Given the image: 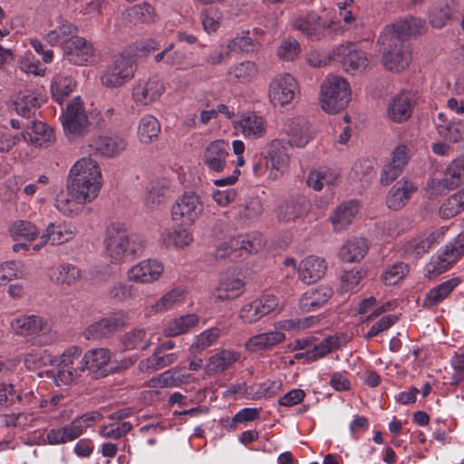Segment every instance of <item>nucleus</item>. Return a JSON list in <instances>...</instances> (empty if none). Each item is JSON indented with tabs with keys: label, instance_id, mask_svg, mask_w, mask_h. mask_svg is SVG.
Listing matches in <instances>:
<instances>
[{
	"label": "nucleus",
	"instance_id": "f257e3e1",
	"mask_svg": "<svg viewBox=\"0 0 464 464\" xmlns=\"http://www.w3.org/2000/svg\"><path fill=\"white\" fill-rule=\"evenodd\" d=\"M336 5L339 10V18L334 17L328 23H321L319 15L315 13H309L298 17L295 22V27L313 41L349 29L355 22L353 0L343 2L337 0Z\"/></svg>",
	"mask_w": 464,
	"mask_h": 464
},
{
	"label": "nucleus",
	"instance_id": "f03ea898",
	"mask_svg": "<svg viewBox=\"0 0 464 464\" xmlns=\"http://www.w3.org/2000/svg\"><path fill=\"white\" fill-rule=\"evenodd\" d=\"M67 182L72 184V189L83 197L95 199L102 187L103 178L99 163L92 157H82L70 169Z\"/></svg>",
	"mask_w": 464,
	"mask_h": 464
},
{
	"label": "nucleus",
	"instance_id": "7ed1b4c3",
	"mask_svg": "<svg viewBox=\"0 0 464 464\" xmlns=\"http://www.w3.org/2000/svg\"><path fill=\"white\" fill-rule=\"evenodd\" d=\"M103 243L108 256L114 261L140 256L145 247L143 239L130 234L121 223H111L106 227Z\"/></svg>",
	"mask_w": 464,
	"mask_h": 464
},
{
	"label": "nucleus",
	"instance_id": "20e7f679",
	"mask_svg": "<svg viewBox=\"0 0 464 464\" xmlns=\"http://www.w3.org/2000/svg\"><path fill=\"white\" fill-rule=\"evenodd\" d=\"M351 100V89L346 79L337 76H327L321 84L319 102L322 110L334 114L344 109Z\"/></svg>",
	"mask_w": 464,
	"mask_h": 464
},
{
	"label": "nucleus",
	"instance_id": "39448f33",
	"mask_svg": "<svg viewBox=\"0 0 464 464\" xmlns=\"http://www.w3.org/2000/svg\"><path fill=\"white\" fill-rule=\"evenodd\" d=\"M395 36L392 30L384 29L380 35L379 42L382 45V62L383 66L389 71L400 72L410 64L411 52L406 42Z\"/></svg>",
	"mask_w": 464,
	"mask_h": 464
},
{
	"label": "nucleus",
	"instance_id": "423d86ee",
	"mask_svg": "<svg viewBox=\"0 0 464 464\" xmlns=\"http://www.w3.org/2000/svg\"><path fill=\"white\" fill-rule=\"evenodd\" d=\"M464 255V232L448 243L443 249L433 255L425 265L424 275L429 279H434L446 272Z\"/></svg>",
	"mask_w": 464,
	"mask_h": 464
},
{
	"label": "nucleus",
	"instance_id": "0eeeda50",
	"mask_svg": "<svg viewBox=\"0 0 464 464\" xmlns=\"http://www.w3.org/2000/svg\"><path fill=\"white\" fill-rule=\"evenodd\" d=\"M137 69L135 55L123 52L115 55L102 71L101 82L107 88H117L134 77Z\"/></svg>",
	"mask_w": 464,
	"mask_h": 464
},
{
	"label": "nucleus",
	"instance_id": "6e6552de",
	"mask_svg": "<svg viewBox=\"0 0 464 464\" xmlns=\"http://www.w3.org/2000/svg\"><path fill=\"white\" fill-rule=\"evenodd\" d=\"M60 119L64 134L71 140L82 136L89 126V118L79 96L68 102Z\"/></svg>",
	"mask_w": 464,
	"mask_h": 464
},
{
	"label": "nucleus",
	"instance_id": "1a4fd4ad",
	"mask_svg": "<svg viewBox=\"0 0 464 464\" xmlns=\"http://www.w3.org/2000/svg\"><path fill=\"white\" fill-rule=\"evenodd\" d=\"M87 372L82 358V349L78 346L67 348L61 355L57 364L55 381L69 385L78 382Z\"/></svg>",
	"mask_w": 464,
	"mask_h": 464
},
{
	"label": "nucleus",
	"instance_id": "9d476101",
	"mask_svg": "<svg viewBox=\"0 0 464 464\" xmlns=\"http://www.w3.org/2000/svg\"><path fill=\"white\" fill-rule=\"evenodd\" d=\"M203 212V203L195 192H185L179 196L171 208V218L181 226H191Z\"/></svg>",
	"mask_w": 464,
	"mask_h": 464
},
{
	"label": "nucleus",
	"instance_id": "9b49d317",
	"mask_svg": "<svg viewBox=\"0 0 464 464\" xmlns=\"http://www.w3.org/2000/svg\"><path fill=\"white\" fill-rule=\"evenodd\" d=\"M334 55L345 72L354 74L365 71L371 66L372 56L363 50L358 49L353 44L339 46Z\"/></svg>",
	"mask_w": 464,
	"mask_h": 464
},
{
	"label": "nucleus",
	"instance_id": "f8f14e48",
	"mask_svg": "<svg viewBox=\"0 0 464 464\" xmlns=\"http://www.w3.org/2000/svg\"><path fill=\"white\" fill-rule=\"evenodd\" d=\"M341 345L342 341L338 336H328L318 343H313L308 340H296L295 348L304 351L295 353L294 358L307 362L316 361Z\"/></svg>",
	"mask_w": 464,
	"mask_h": 464
},
{
	"label": "nucleus",
	"instance_id": "ddd939ff",
	"mask_svg": "<svg viewBox=\"0 0 464 464\" xmlns=\"http://www.w3.org/2000/svg\"><path fill=\"white\" fill-rule=\"evenodd\" d=\"M65 59L72 64L82 66L94 60L92 44L83 37H71L63 47Z\"/></svg>",
	"mask_w": 464,
	"mask_h": 464
},
{
	"label": "nucleus",
	"instance_id": "4468645a",
	"mask_svg": "<svg viewBox=\"0 0 464 464\" xmlns=\"http://www.w3.org/2000/svg\"><path fill=\"white\" fill-rule=\"evenodd\" d=\"M415 102V92L408 91L401 92L389 101L387 105V117L396 123L406 121L412 114Z\"/></svg>",
	"mask_w": 464,
	"mask_h": 464
},
{
	"label": "nucleus",
	"instance_id": "2eb2a0df",
	"mask_svg": "<svg viewBox=\"0 0 464 464\" xmlns=\"http://www.w3.org/2000/svg\"><path fill=\"white\" fill-rule=\"evenodd\" d=\"M447 230L448 228L446 227H440L412 238L405 244L404 253L411 257L423 256L442 241Z\"/></svg>",
	"mask_w": 464,
	"mask_h": 464
},
{
	"label": "nucleus",
	"instance_id": "dca6fc26",
	"mask_svg": "<svg viewBox=\"0 0 464 464\" xmlns=\"http://www.w3.org/2000/svg\"><path fill=\"white\" fill-rule=\"evenodd\" d=\"M127 321L128 315L125 312L112 313L100 321L92 324L85 330V337L89 340L107 337L124 326Z\"/></svg>",
	"mask_w": 464,
	"mask_h": 464
},
{
	"label": "nucleus",
	"instance_id": "f3484780",
	"mask_svg": "<svg viewBox=\"0 0 464 464\" xmlns=\"http://www.w3.org/2000/svg\"><path fill=\"white\" fill-rule=\"evenodd\" d=\"M112 353L106 348H92L86 351L82 357L87 373L93 379L107 376L110 372L108 366Z\"/></svg>",
	"mask_w": 464,
	"mask_h": 464
},
{
	"label": "nucleus",
	"instance_id": "a211bd4d",
	"mask_svg": "<svg viewBox=\"0 0 464 464\" xmlns=\"http://www.w3.org/2000/svg\"><path fill=\"white\" fill-rule=\"evenodd\" d=\"M164 266L157 259H144L131 266L128 271L130 281L137 284H152L163 274Z\"/></svg>",
	"mask_w": 464,
	"mask_h": 464
},
{
	"label": "nucleus",
	"instance_id": "6ab92c4d",
	"mask_svg": "<svg viewBox=\"0 0 464 464\" xmlns=\"http://www.w3.org/2000/svg\"><path fill=\"white\" fill-rule=\"evenodd\" d=\"M289 329L290 321L285 320L278 322L276 324V331L258 334L252 336L246 342L245 348L250 353L269 349L285 340V334L282 332V330Z\"/></svg>",
	"mask_w": 464,
	"mask_h": 464
},
{
	"label": "nucleus",
	"instance_id": "aec40b11",
	"mask_svg": "<svg viewBox=\"0 0 464 464\" xmlns=\"http://www.w3.org/2000/svg\"><path fill=\"white\" fill-rule=\"evenodd\" d=\"M230 147L224 140L208 143L204 150L202 160L210 171L222 172L227 167Z\"/></svg>",
	"mask_w": 464,
	"mask_h": 464
},
{
	"label": "nucleus",
	"instance_id": "412c9836",
	"mask_svg": "<svg viewBox=\"0 0 464 464\" xmlns=\"http://www.w3.org/2000/svg\"><path fill=\"white\" fill-rule=\"evenodd\" d=\"M165 92V85L158 76L139 81L133 87L132 97L136 103L148 105L159 100Z\"/></svg>",
	"mask_w": 464,
	"mask_h": 464
},
{
	"label": "nucleus",
	"instance_id": "4be33fe9",
	"mask_svg": "<svg viewBox=\"0 0 464 464\" xmlns=\"http://www.w3.org/2000/svg\"><path fill=\"white\" fill-rule=\"evenodd\" d=\"M233 127L236 130L240 131L246 139L256 140L266 135L267 122L256 112H246L238 120L233 121Z\"/></svg>",
	"mask_w": 464,
	"mask_h": 464
},
{
	"label": "nucleus",
	"instance_id": "5701e85b",
	"mask_svg": "<svg viewBox=\"0 0 464 464\" xmlns=\"http://www.w3.org/2000/svg\"><path fill=\"white\" fill-rule=\"evenodd\" d=\"M13 330L20 335L31 336L39 333L46 334L51 331V324L44 318L30 314L14 318L11 322Z\"/></svg>",
	"mask_w": 464,
	"mask_h": 464
},
{
	"label": "nucleus",
	"instance_id": "b1692460",
	"mask_svg": "<svg viewBox=\"0 0 464 464\" xmlns=\"http://www.w3.org/2000/svg\"><path fill=\"white\" fill-rule=\"evenodd\" d=\"M334 292L327 285H319L305 291L298 300L297 307L303 313L318 310L332 297Z\"/></svg>",
	"mask_w": 464,
	"mask_h": 464
},
{
	"label": "nucleus",
	"instance_id": "393cba45",
	"mask_svg": "<svg viewBox=\"0 0 464 464\" xmlns=\"http://www.w3.org/2000/svg\"><path fill=\"white\" fill-rule=\"evenodd\" d=\"M409 160V149L399 145L392 152L390 161L383 167L381 183L389 185L401 175Z\"/></svg>",
	"mask_w": 464,
	"mask_h": 464
},
{
	"label": "nucleus",
	"instance_id": "a878e982",
	"mask_svg": "<svg viewBox=\"0 0 464 464\" xmlns=\"http://www.w3.org/2000/svg\"><path fill=\"white\" fill-rule=\"evenodd\" d=\"M327 264L324 258L310 256L304 258L297 267L298 278L304 284L320 280L326 273Z\"/></svg>",
	"mask_w": 464,
	"mask_h": 464
},
{
	"label": "nucleus",
	"instance_id": "bb28decb",
	"mask_svg": "<svg viewBox=\"0 0 464 464\" xmlns=\"http://www.w3.org/2000/svg\"><path fill=\"white\" fill-rule=\"evenodd\" d=\"M75 189H72V184L67 182L66 193L58 195L55 207L64 216L73 217L79 214L81 207L93 201L89 197L77 195ZM83 195H85L83 193Z\"/></svg>",
	"mask_w": 464,
	"mask_h": 464
},
{
	"label": "nucleus",
	"instance_id": "cd10ccee",
	"mask_svg": "<svg viewBox=\"0 0 464 464\" xmlns=\"http://www.w3.org/2000/svg\"><path fill=\"white\" fill-rule=\"evenodd\" d=\"M243 287V281L234 273H225L220 276L218 285L212 295L219 301L235 299L242 295Z\"/></svg>",
	"mask_w": 464,
	"mask_h": 464
},
{
	"label": "nucleus",
	"instance_id": "c85d7f7f",
	"mask_svg": "<svg viewBox=\"0 0 464 464\" xmlns=\"http://www.w3.org/2000/svg\"><path fill=\"white\" fill-rule=\"evenodd\" d=\"M269 100L274 107L283 109L290 102V75L279 73L269 84Z\"/></svg>",
	"mask_w": 464,
	"mask_h": 464
},
{
	"label": "nucleus",
	"instance_id": "c756f323",
	"mask_svg": "<svg viewBox=\"0 0 464 464\" xmlns=\"http://www.w3.org/2000/svg\"><path fill=\"white\" fill-rule=\"evenodd\" d=\"M417 190V186L407 179L397 181L389 190L386 197V205L389 208L399 210L409 201L411 195Z\"/></svg>",
	"mask_w": 464,
	"mask_h": 464
},
{
	"label": "nucleus",
	"instance_id": "7c9ffc66",
	"mask_svg": "<svg viewBox=\"0 0 464 464\" xmlns=\"http://www.w3.org/2000/svg\"><path fill=\"white\" fill-rule=\"evenodd\" d=\"M289 145L290 141L280 140H275L269 145L268 155L272 168L270 177L273 179H277L287 169Z\"/></svg>",
	"mask_w": 464,
	"mask_h": 464
},
{
	"label": "nucleus",
	"instance_id": "2f4dec72",
	"mask_svg": "<svg viewBox=\"0 0 464 464\" xmlns=\"http://www.w3.org/2000/svg\"><path fill=\"white\" fill-rule=\"evenodd\" d=\"M360 207L356 200H348L340 204L330 218L335 232L348 228L359 212Z\"/></svg>",
	"mask_w": 464,
	"mask_h": 464
},
{
	"label": "nucleus",
	"instance_id": "473e14b6",
	"mask_svg": "<svg viewBox=\"0 0 464 464\" xmlns=\"http://www.w3.org/2000/svg\"><path fill=\"white\" fill-rule=\"evenodd\" d=\"M263 211L261 198L258 197L249 198L235 208L234 218L239 225L248 227L262 215Z\"/></svg>",
	"mask_w": 464,
	"mask_h": 464
},
{
	"label": "nucleus",
	"instance_id": "72a5a7b5",
	"mask_svg": "<svg viewBox=\"0 0 464 464\" xmlns=\"http://www.w3.org/2000/svg\"><path fill=\"white\" fill-rule=\"evenodd\" d=\"M125 140L120 136H99L94 138L90 148L98 154L112 158L121 153L126 149Z\"/></svg>",
	"mask_w": 464,
	"mask_h": 464
},
{
	"label": "nucleus",
	"instance_id": "f704fd0d",
	"mask_svg": "<svg viewBox=\"0 0 464 464\" xmlns=\"http://www.w3.org/2000/svg\"><path fill=\"white\" fill-rule=\"evenodd\" d=\"M77 234V228L72 223L50 222L44 230V237L53 246L63 245L71 241Z\"/></svg>",
	"mask_w": 464,
	"mask_h": 464
},
{
	"label": "nucleus",
	"instance_id": "c9c22d12",
	"mask_svg": "<svg viewBox=\"0 0 464 464\" xmlns=\"http://www.w3.org/2000/svg\"><path fill=\"white\" fill-rule=\"evenodd\" d=\"M22 137L39 147L48 146L55 140L53 130L42 121H33L32 126L24 130Z\"/></svg>",
	"mask_w": 464,
	"mask_h": 464
},
{
	"label": "nucleus",
	"instance_id": "e433bc0d",
	"mask_svg": "<svg viewBox=\"0 0 464 464\" xmlns=\"http://www.w3.org/2000/svg\"><path fill=\"white\" fill-rule=\"evenodd\" d=\"M265 245L266 240L259 232L232 237V246L237 248L240 257L257 253L264 248Z\"/></svg>",
	"mask_w": 464,
	"mask_h": 464
},
{
	"label": "nucleus",
	"instance_id": "4c0bfd02",
	"mask_svg": "<svg viewBox=\"0 0 464 464\" xmlns=\"http://www.w3.org/2000/svg\"><path fill=\"white\" fill-rule=\"evenodd\" d=\"M179 358L178 353H165L155 349L150 356L139 363L142 372H154L173 364Z\"/></svg>",
	"mask_w": 464,
	"mask_h": 464
},
{
	"label": "nucleus",
	"instance_id": "58836bf2",
	"mask_svg": "<svg viewBox=\"0 0 464 464\" xmlns=\"http://www.w3.org/2000/svg\"><path fill=\"white\" fill-rule=\"evenodd\" d=\"M187 296V291L183 287H175L167 292L155 304L150 306L151 312L162 314L174 309L184 304Z\"/></svg>",
	"mask_w": 464,
	"mask_h": 464
},
{
	"label": "nucleus",
	"instance_id": "ea45409f",
	"mask_svg": "<svg viewBox=\"0 0 464 464\" xmlns=\"http://www.w3.org/2000/svg\"><path fill=\"white\" fill-rule=\"evenodd\" d=\"M42 102L41 95L35 92H19L14 99L13 103L14 109L19 115L29 119L35 114Z\"/></svg>",
	"mask_w": 464,
	"mask_h": 464
},
{
	"label": "nucleus",
	"instance_id": "a19ab883",
	"mask_svg": "<svg viewBox=\"0 0 464 464\" xmlns=\"http://www.w3.org/2000/svg\"><path fill=\"white\" fill-rule=\"evenodd\" d=\"M258 74V66L252 61H244L229 67L227 80L233 83H249Z\"/></svg>",
	"mask_w": 464,
	"mask_h": 464
},
{
	"label": "nucleus",
	"instance_id": "79ce46f5",
	"mask_svg": "<svg viewBox=\"0 0 464 464\" xmlns=\"http://www.w3.org/2000/svg\"><path fill=\"white\" fill-rule=\"evenodd\" d=\"M82 435V426L79 421L72 420L62 428L51 429L46 434V440L50 445H59L71 442Z\"/></svg>",
	"mask_w": 464,
	"mask_h": 464
},
{
	"label": "nucleus",
	"instance_id": "37998d69",
	"mask_svg": "<svg viewBox=\"0 0 464 464\" xmlns=\"http://www.w3.org/2000/svg\"><path fill=\"white\" fill-rule=\"evenodd\" d=\"M156 63H163L168 66L175 67L178 70H188L194 67V64L186 63V54L178 50H174V44L170 43L164 49L154 55Z\"/></svg>",
	"mask_w": 464,
	"mask_h": 464
},
{
	"label": "nucleus",
	"instance_id": "c03bdc74",
	"mask_svg": "<svg viewBox=\"0 0 464 464\" xmlns=\"http://www.w3.org/2000/svg\"><path fill=\"white\" fill-rule=\"evenodd\" d=\"M425 22L417 17H405L397 21L395 24L386 26L384 29H391L396 34L395 37L402 39L421 34L424 31Z\"/></svg>",
	"mask_w": 464,
	"mask_h": 464
},
{
	"label": "nucleus",
	"instance_id": "a18cd8bd",
	"mask_svg": "<svg viewBox=\"0 0 464 464\" xmlns=\"http://www.w3.org/2000/svg\"><path fill=\"white\" fill-rule=\"evenodd\" d=\"M368 251V243L364 238L353 237L347 240L339 250V257L347 263L358 262Z\"/></svg>",
	"mask_w": 464,
	"mask_h": 464
},
{
	"label": "nucleus",
	"instance_id": "49530a36",
	"mask_svg": "<svg viewBox=\"0 0 464 464\" xmlns=\"http://www.w3.org/2000/svg\"><path fill=\"white\" fill-rule=\"evenodd\" d=\"M77 31L76 25L63 17H59L57 25L46 34L45 40L51 45L62 44L63 48L64 43L71 39V37H74L73 35Z\"/></svg>",
	"mask_w": 464,
	"mask_h": 464
},
{
	"label": "nucleus",
	"instance_id": "de8ad7c7",
	"mask_svg": "<svg viewBox=\"0 0 464 464\" xmlns=\"http://www.w3.org/2000/svg\"><path fill=\"white\" fill-rule=\"evenodd\" d=\"M189 374L181 373L179 367L167 370L149 381L151 388L178 387L186 383Z\"/></svg>",
	"mask_w": 464,
	"mask_h": 464
},
{
	"label": "nucleus",
	"instance_id": "09e8293b",
	"mask_svg": "<svg viewBox=\"0 0 464 464\" xmlns=\"http://www.w3.org/2000/svg\"><path fill=\"white\" fill-rule=\"evenodd\" d=\"M199 318L195 314H188L171 320L164 328L163 334L166 337H176L187 334L196 327Z\"/></svg>",
	"mask_w": 464,
	"mask_h": 464
},
{
	"label": "nucleus",
	"instance_id": "8fccbe9b",
	"mask_svg": "<svg viewBox=\"0 0 464 464\" xmlns=\"http://www.w3.org/2000/svg\"><path fill=\"white\" fill-rule=\"evenodd\" d=\"M127 24L137 25L153 23L155 19L154 8L148 3L135 5L123 13Z\"/></svg>",
	"mask_w": 464,
	"mask_h": 464
},
{
	"label": "nucleus",
	"instance_id": "3c124183",
	"mask_svg": "<svg viewBox=\"0 0 464 464\" xmlns=\"http://www.w3.org/2000/svg\"><path fill=\"white\" fill-rule=\"evenodd\" d=\"M49 277L57 284L72 285L81 278V270L72 264L64 263L51 268Z\"/></svg>",
	"mask_w": 464,
	"mask_h": 464
},
{
	"label": "nucleus",
	"instance_id": "603ef678",
	"mask_svg": "<svg viewBox=\"0 0 464 464\" xmlns=\"http://www.w3.org/2000/svg\"><path fill=\"white\" fill-rule=\"evenodd\" d=\"M239 359L240 353L230 349H222L209 357L208 369L209 372H221L231 367Z\"/></svg>",
	"mask_w": 464,
	"mask_h": 464
},
{
	"label": "nucleus",
	"instance_id": "864d4df0",
	"mask_svg": "<svg viewBox=\"0 0 464 464\" xmlns=\"http://www.w3.org/2000/svg\"><path fill=\"white\" fill-rule=\"evenodd\" d=\"M439 119L440 123L437 124L438 133L445 140L452 142H457L464 140V121L461 120H452L447 121L444 119V114L440 113Z\"/></svg>",
	"mask_w": 464,
	"mask_h": 464
},
{
	"label": "nucleus",
	"instance_id": "5fc2aeb1",
	"mask_svg": "<svg viewBox=\"0 0 464 464\" xmlns=\"http://www.w3.org/2000/svg\"><path fill=\"white\" fill-rule=\"evenodd\" d=\"M459 277L450 278L440 285L431 288L425 296V305L430 307L443 301L459 284Z\"/></svg>",
	"mask_w": 464,
	"mask_h": 464
},
{
	"label": "nucleus",
	"instance_id": "6e6d98bb",
	"mask_svg": "<svg viewBox=\"0 0 464 464\" xmlns=\"http://www.w3.org/2000/svg\"><path fill=\"white\" fill-rule=\"evenodd\" d=\"M161 241L167 247L183 248L192 243L193 237L187 227H179L162 233Z\"/></svg>",
	"mask_w": 464,
	"mask_h": 464
},
{
	"label": "nucleus",
	"instance_id": "4d7b16f0",
	"mask_svg": "<svg viewBox=\"0 0 464 464\" xmlns=\"http://www.w3.org/2000/svg\"><path fill=\"white\" fill-rule=\"evenodd\" d=\"M282 388L281 381H267L262 383L250 385L246 389L245 394L247 399L259 400L270 398L277 394Z\"/></svg>",
	"mask_w": 464,
	"mask_h": 464
},
{
	"label": "nucleus",
	"instance_id": "13d9d810",
	"mask_svg": "<svg viewBox=\"0 0 464 464\" xmlns=\"http://www.w3.org/2000/svg\"><path fill=\"white\" fill-rule=\"evenodd\" d=\"M9 232L14 240L23 238L29 242L35 240L40 235V230L35 224L23 219L13 222Z\"/></svg>",
	"mask_w": 464,
	"mask_h": 464
},
{
	"label": "nucleus",
	"instance_id": "bf43d9fd",
	"mask_svg": "<svg viewBox=\"0 0 464 464\" xmlns=\"http://www.w3.org/2000/svg\"><path fill=\"white\" fill-rule=\"evenodd\" d=\"M160 132V124L157 118L150 114L141 117L138 126V137L142 143H150Z\"/></svg>",
	"mask_w": 464,
	"mask_h": 464
},
{
	"label": "nucleus",
	"instance_id": "052dcab7",
	"mask_svg": "<svg viewBox=\"0 0 464 464\" xmlns=\"http://www.w3.org/2000/svg\"><path fill=\"white\" fill-rule=\"evenodd\" d=\"M74 80L68 75L57 74L54 76L51 84V92L53 99L62 103L75 88Z\"/></svg>",
	"mask_w": 464,
	"mask_h": 464
},
{
	"label": "nucleus",
	"instance_id": "680f3d73",
	"mask_svg": "<svg viewBox=\"0 0 464 464\" xmlns=\"http://www.w3.org/2000/svg\"><path fill=\"white\" fill-rule=\"evenodd\" d=\"M121 343L126 350H146L151 344V337L144 329L136 328L123 335Z\"/></svg>",
	"mask_w": 464,
	"mask_h": 464
},
{
	"label": "nucleus",
	"instance_id": "e2e57ef3",
	"mask_svg": "<svg viewBox=\"0 0 464 464\" xmlns=\"http://www.w3.org/2000/svg\"><path fill=\"white\" fill-rule=\"evenodd\" d=\"M220 333L219 328L211 327L196 335L193 343L189 347L190 353H198L208 349L218 341Z\"/></svg>",
	"mask_w": 464,
	"mask_h": 464
},
{
	"label": "nucleus",
	"instance_id": "0e129e2a",
	"mask_svg": "<svg viewBox=\"0 0 464 464\" xmlns=\"http://www.w3.org/2000/svg\"><path fill=\"white\" fill-rule=\"evenodd\" d=\"M248 32L244 33L242 34H237L232 39H230L227 44V49L228 52L231 53H249L255 52L259 44L252 39L248 35Z\"/></svg>",
	"mask_w": 464,
	"mask_h": 464
},
{
	"label": "nucleus",
	"instance_id": "69168bd1",
	"mask_svg": "<svg viewBox=\"0 0 464 464\" xmlns=\"http://www.w3.org/2000/svg\"><path fill=\"white\" fill-rule=\"evenodd\" d=\"M464 209V188L450 196L440 207V214L443 218H450Z\"/></svg>",
	"mask_w": 464,
	"mask_h": 464
},
{
	"label": "nucleus",
	"instance_id": "338daca9",
	"mask_svg": "<svg viewBox=\"0 0 464 464\" xmlns=\"http://www.w3.org/2000/svg\"><path fill=\"white\" fill-rule=\"evenodd\" d=\"M24 362L28 370H35L52 364L53 357L47 350L34 349L25 354Z\"/></svg>",
	"mask_w": 464,
	"mask_h": 464
},
{
	"label": "nucleus",
	"instance_id": "774afa93",
	"mask_svg": "<svg viewBox=\"0 0 464 464\" xmlns=\"http://www.w3.org/2000/svg\"><path fill=\"white\" fill-rule=\"evenodd\" d=\"M311 139L308 122L304 118H297L292 122V146L304 147Z\"/></svg>",
	"mask_w": 464,
	"mask_h": 464
}]
</instances>
